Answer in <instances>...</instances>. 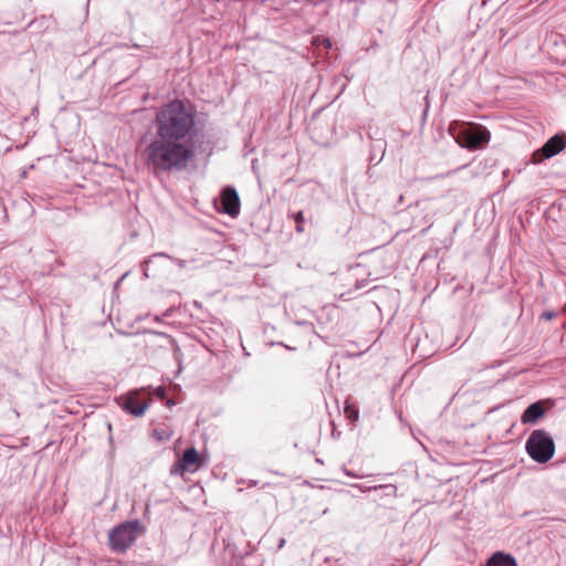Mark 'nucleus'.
<instances>
[{
	"mask_svg": "<svg viewBox=\"0 0 566 566\" xmlns=\"http://www.w3.org/2000/svg\"><path fill=\"white\" fill-rule=\"evenodd\" d=\"M196 126L190 103L171 101L156 113V133L144 149L147 167L154 174H177L188 169L196 156L189 136Z\"/></svg>",
	"mask_w": 566,
	"mask_h": 566,
	"instance_id": "obj_1",
	"label": "nucleus"
},
{
	"mask_svg": "<svg viewBox=\"0 0 566 566\" xmlns=\"http://www.w3.org/2000/svg\"><path fill=\"white\" fill-rule=\"evenodd\" d=\"M450 134L462 147L470 150L480 149L490 142V132L480 124H459L453 122L449 126Z\"/></svg>",
	"mask_w": 566,
	"mask_h": 566,
	"instance_id": "obj_2",
	"label": "nucleus"
},
{
	"mask_svg": "<svg viewBox=\"0 0 566 566\" xmlns=\"http://www.w3.org/2000/svg\"><path fill=\"white\" fill-rule=\"evenodd\" d=\"M525 449L532 460L537 463H546L555 453V443L548 432L537 429L530 434Z\"/></svg>",
	"mask_w": 566,
	"mask_h": 566,
	"instance_id": "obj_3",
	"label": "nucleus"
},
{
	"mask_svg": "<svg viewBox=\"0 0 566 566\" xmlns=\"http://www.w3.org/2000/svg\"><path fill=\"white\" fill-rule=\"evenodd\" d=\"M138 522L118 525L109 533V544L113 551L123 553L129 548L137 537Z\"/></svg>",
	"mask_w": 566,
	"mask_h": 566,
	"instance_id": "obj_4",
	"label": "nucleus"
},
{
	"mask_svg": "<svg viewBox=\"0 0 566 566\" xmlns=\"http://www.w3.org/2000/svg\"><path fill=\"white\" fill-rule=\"evenodd\" d=\"M220 208L218 211L230 217H237L240 213V198L233 187H226L220 193Z\"/></svg>",
	"mask_w": 566,
	"mask_h": 566,
	"instance_id": "obj_5",
	"label": "nucleus"
},
{
	"mask_svg": "<svg viewBox=\"0 0 566 566\" xmlns=\"http://www.w3.org/2000/svg\"><path fill=\"white\" fill-rule=\"evenodd\" d=\"M566 147V135H555L549 138L544 146L533 154L534 161L539 163L543 159H548Z\"/></svg>",
	"mask_w": 566,
	"mask_h": 566,
	"instance_id": "obj_6",
	"label": "nucleus"
},
{
	"mask_svg": "<svg viewBox=\"0 0 566 566\" xmlns=\"http://www.w3.org/2000/svg\"><path fill=\"white\" fill-rule=\"evenodd\" d=\"M200 467V455L195 448L187 449L182 457L172 465L170 473L178 474L184 471L195 472Z\"/></svg>",
	"mask_w": 566,
	"mask_h": 566,
	"instance_id": "obj_7",
	"label": "nucleus"
},
{
	"mask_svg": "<svg viewBox=\"0 0 566 566\" xmlns=\"http://www.w3.org/2000/svg\"><path fill=\"white\" fill-rule=\"evenodd\" d=\"M545 415L543 401H536L530 405L521 416L523 423H536Z\"/></svg>",
	"mask_w": 566,
	"mask_h": 566,
	"instance_id": "obj_8",
	"label": "nucleus"
},
{
	"mask_svg": "<svg viewBox=\"0 0 566 566\" xmlns=\"http://www.w3.org/2000/svg\"><path fill=\"white\" fill-rule=\"evenodd\" d=\"M147 407L148 403L146 401L140 402L133 396L126 397L123 403V409L135 417L143 416Z\"/></svg>",
	"mask_w": 566,
	"mask_h": 566,
	"instance_id": "obj_9",
	"label": "nucleus"
},
{
	"mask_svg": "<svg viewBox=\"0 0 566 566\" xmlns=\"http://www.w3.org/2000/svg\"><path fill=\"white\" fill-rule=\"evenodd\" d=\"M486 566H517V564L511 555L497 552L489 559Z\"/></svg>",
	"mask_w": 566,
	"mask_h": 566,
	"instance_id": "obj_10",
	"label": "nucleus"
},
{
	"mask_svg": "<svg viewBox=\"0 0 566 566\" xmlns=\"http://www.w3.org/2000/svg\"><path fill=\"white\" fill-rule=\"evenodd\" d=\"M292 217L296 223L295 226V230L298 232V233H303L304 232V227H303V223L305 221L304 219V216H303V212L302 211H298V212H295V213H292Z\"/></svg>",
	"mask_w": 566,
	"mask_h": 566,
	"instance_id": "obj_11",
	"label": "nucleus"
},
{
	"mask_svg": "<svg viewBox=\"0 0 566 566\" xmlns=\"http://www.w3.org/2000/svg\"><path fill=\"white\" fill-rule=\"evenodd\" d=\"M345 413L346 417L353 421H356L358 419V410L349 405L345 407Z\"/></svg>",
	"mask_w": 566,
	"mask_h": 566,
	"instance_id": "obj_12",
	"label": "nucleus"
},
{
	"mask_svg": "<svg viewBox=\"0 0 566 566\" xmlns=\"http://www.w3.org/2000/svg\"><path fill=\"white\" fill-rule=\"evenodd\" d=\"M556 316V313L553 311H546L542 314V318L546 321H551Z\"/></svg>",
	"mask_w": 566,
	"mask_h": 566,
	"instance_id": "obj_13",
	"label": "nucleus"
},
{
	"mask_svg": "<svg viewBox=\"0 0 566 566\" xmlns=\"http://www.w3.org/2000/svg\"><path fill=\"white\" fill-rule=\"evenodd\" d=\"M156 258H169V256L166 253H156L148 261H146V264H148L149 262L153 261V259H156Z\"/></svg>",
	"mask_w": 566,
	"mask_h": 566,
	"instance_id": "obj_14",
	"label": "nucleus"
},
{
	"mask_svg": "<svg viewBox=\"0 0 566 566\" xmlns=\"http://www.w3.org/2000/svg\"><path fill=\"white\" fill-rule=\"evenodd\" d=\"M175 262L179 268H185L186 265V261L181 259H175Z\"/></svg>",
	"mask_w": 566,
	"mask_h": 566,
	"instance_id": "obj_15",
	"label": "nucleus"
},
{
	"mask_svg": "<svg viewBox=\"0 0 566 566\" xmlns=\"http://www.w3.org/2000/svg\"><path fill=\"white\" fill-rule=\"evenodd\" d=\"M157 395H158L159 397H164V396H165V389H164V388H158V389H157Z\"/></svg>",
	"mask_w": 566,
	"mask_h": 566,
	"instance_id": "obj_16",
	"label": "nucleus"
},
{
	"mask_svg": "<svg viewBox=\"0 0 566 566\" xmlns=\"http://www.w3.org/2000/svg\"><path fill=\"white\" fill-rule=\"evenodd\" d=\"M562 313L566 316V304L563 306ZM563 326L566 328V323Z\"/></svg>",
	"mask_w": 566,
	"mask_h": 566,
	"instance_id": "obj_17",
	"label": "nucleus"
},
{
	"mask_svg": "<svg viewBox=\"0 0 566 566\" xmlns=\"http://www.w3.org/2000/svg\"><path fill=\"white\" fill-rule=\"evenodd\" d=\"M285 541L281 539L279 547H282L284 545Z\"/></svg>",
	"mask_w": 566,
	"mask_h": 566,
	"instance_id": "obj_18",
	"label": "nucleus"
},
{
	"mask_svg": "<svg viewBox=\"0 0 566 566\" xmlns=\"http://www.w3.org/2000/svg\"><path fill=\"white\" fill-rule=\"evenodd\" d=\"M255 484H256V482H255V481H251V482H250V485H255Z\"/></svg>",
	"mask_w": 566,
	"mask_h": 566,
	"instance_id": "obj_19",
	"label": "nucleus"
}]
</instances>
